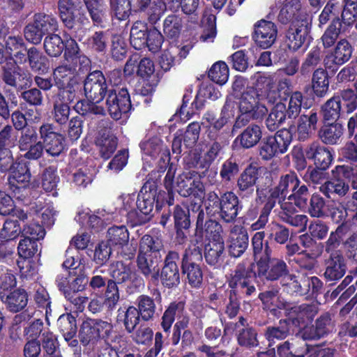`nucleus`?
<instances>
[{"label":"nucleus","instance_id":"864d4df0","mask_svg":"<svg viewBox=\"0 0 357 357\" xmlns=\"http://www.w3.org/2000/svg\"><path fill=\"white\" fill-rule=\"evenodd\" d=\"M310 197L308 188L303 184L301 185H299L298 187L295 189V191L289 194L287 197V199L290 202H293L295 206L301 210L305 211L307 208V204Z\"/></svg>","mask_w":357,"mask_h":357},{"label":"nucleus","instance_id":"9d476101","mask_svg":"<svg viewBox=\"0 0 357 357\" xmlns=\"http://www.w3.org/2000/svg\"><path fill=\"white\" fill-rule=\"evenodd\" d=\"M39 135L44 150L52 157L59 156L66 149L65 137L54 131L51 123H43L39 128Z\"/></svg>","mask_w":357,"mask_h":357},{"label":"nucleus","instance_id":"a211bd4d","mask_svg":"<svg viewBox=\"0 0 357 357\" xmlns=\"http://www.w3.org/2000/svg\"><path fill=\"white\" fill-rule=\"evenodd\" d=\"M236 337L238 344L248 349L256 347L259 345L257 329L249 326L247 319L243 317H239L238 321L235 324Z\"/></svg>","mask_w":357,"mask_h":357},{"label":"nucleus","instance_id":"4d7b16f0","mask_svg":"<svg viewBox=\"0 0 357 357\" xmlns=\"http://www.w3.org/2000/svg\"><path fill=\"white\" fill-rule=\"evenodd\" d=\"M208 77L214 82L222 85L229 78V68L223 61L215 63L208 73Z\"/></svg>","mask_w":357,"mask_h":357},{"label":"nucleus","instance_id":"0e129e2a","mask_svg":"<svg viewBox=\"0 0 357 357\" xmlns=\"http://www.w3.org/2000/svg\"><path fill=\"white\" fill-rule=\"evenodd\" d=\"M78 337L81 343L86 346L90 343L93 344L98 341V337L92 324V319L84 321L80 326Z\"/></svg>","mask_w":357,"mask_h":357},{"label":"nucleus","instance_id":"6e6552de","mask_svg":"<svg viewBox=\"0 0 357 357\" xmlns=\"http://www.w3.org/2000/svg\"><path fill=\"white\" fill-rule=\"evenodd\" d=\"M84 91L88 101L101 102L107 96L111 85L107 82L106 77L101 70H96L88 73L84 82Z\"/></svg>","mask_w":357,"mask_h":357},{"label":"nucleus","instance_id":"de8ad7c7","mask_svg":"<svg viewBox=\"0 0 357 357\" xmlns=\"http://www.w3.org/2000/svg\"><path fill=\"white\" fill-rule=\"evenodd\" d=\"M31 178V174L29 169V162L21 160L16 162L10 173V176H9L8 181L11 183L13 182L11 179H13L19 183L26 185L30 182Z\"/></svg>","mask_w":357,"mask_h":357},{"label":"nucleus","instance_id":"13d9d810","mask_svg":"<svg viewBox=\"0 0 357 357\" xmlns=\"http://www.w3.org/2000/svg\"><path fill=\"white\" fill-rule=\"evenodd\" d=\"M321 61V50L317 47L313 48L301 64L300 73L303 76H309L314 68Z\"/></svg>","mask_w":357,"mask_h":357},{"label":"nucleus","instance_id":"c9c22d12","mask_svg":"<svg viewBox=\"0 0 357 357\" xmlns=\"http://www.w3.org/2000/svg\"><path fill=\"white\" fill-rule=\"evenodd\" d=\"M262 137V130L255 123L250 124L237 137L241 146L244 149H250L257 145Z\"/></svg>","mask_w":357,"mask_h":357},{"label":"nucleus","instance_id":"5701e85b","mask_svg":"<svg viewBox=\"0 0 357 357\" xmlns=\"http://www.w3.org/2000/svg\"><path fill=\"white\" fill-rule=\"evenodd\" d=\"M221 204L222 206L218 213L221 220L227 223L234 222L238 215V197L233 192H224Z\"/></svg>","mask_w":357,"mask_h":357},{"label":"nucleus","instance_id":"8fccbe9b","mask_svg":"<svg viewBox=\"0 0 357 357\" xmlns=\"http://www.w3.org/2000/svg\"><path fill=\"white\" fill-rule=\"evenodd\" d=\"M183 28L182 18L178 15H168L163 23L164 34L169 38H176L179 36Z\"/></svg>","mask_w":357,"mask_h":357},{"label":"nucleus","instance_id":"3c124183","mask_svg":"<svg viewBox=\"0 0 357 357\" xmlns=\"http://www.w3.org/2000/svg\"><path fill=\"white\" fill-rule=\"evenodd\" d=\"M137 312L144 321H149L153 318L155 312L154 300L149 296L141 295L137 298Z\"/></svg>","mask_w":357,"mask_h":357},{"label":"nucleus","instance_id":"338daca9","mask_svg":"<svg viewBox=\"0 0 357 357\" xmlns=\"http://www.w3.org/2000/svg\"><path fill=\"white\" fill-rule=\"evenodd\" d=\"M275 135H272L275 144L279 153L283 154L286 153L292 141V134L290 128H282L277 130Z\"/></svg>","mask_w":357,"mask_h":357},{"label":"nucleus","instance_id":"c85d7f7f","mask_svg":"<svg viewBox=\"0 0 357 357\" xmlns=\"http://www.w3.org/2000/svg\"><path fill=\"white\" fill-rule=\"evenodd\" d=\"M136 273L130 264H127L122 261L113 262L110 265V275L109 282H113L115 284L130 282Z\"/></svg>","mask_w":357,"mask_h":357},{"label":"nucleus","instance_id":"72a5a7b5","mask_svg":"<svg viewBox=\"0 0 357 357\" xmlns=\"http://www.w3.org/2000/svg\"><path fill=\"white\" fill-rule=\"evenodd\" d=\"M224 241H210L204 249V258L206 263L211 266H218L223 260L225 254Z\"/></svg>","mask_w":357,"mask_h":357},{"label":"nucleus","instance_id":"423d86ee","mask_svg":"<svg viewBox=\"0 0 357 357\" xmlns=\"http://www.w3.org/2000/svg\"><path fill=\"white\" fill-rule=\"evenodd\" d=\"M202 248L197 245L190 246L182 255L181 273L186 276L188 284L192 287H199L202 284Z\"/></svg>","mask_w":357,"mask_h":357},{"label":"nucleus","instance_id":"680f3d73","mask_svg":"<svg viewBox=\"0 0 357 357\" xmlns=\"http://www.w3.org/2000/svg\"><path fill=\"white\" fill-rule=\"evenodd\" d=\"M84 2L92 21L95 24H101L105 15L101 0H84Z\"/></svg>","mask_w":357,"mask_h":357},{"label":"nucleus","instance_id":"aec40b11","mask_svg":"<svg viewBox=\"0 0 357 357\" xmlns=\"http://www.w3.org/2000/svg\"><path fill=\"white\" fill-rule=\"evenodd\" d=\"M352 52V47L347 40H340L334 51L326 56L324 61L326 68L331 69L333 65L341 66L347 62L351 56Z\"/></svg>","mask_w":357,"mask_h":357},{"label":"nucleus","instance_id":"7c9ffc66","mask_svg":"<svg viewBox=\"0 0 357 357\" xmlns=\"http://www.w3.org/2000/svg\"><path fill=\"white\" fill-rule=\"evenodd\" d=\"M280 357H305L308 351V346L304 340L285 341L277 346Z\"/></svg>","mask_w":357,"mask_h":357},{"label":"nucleus","instance_id":"49530a36","mask_svg":"<svg viewBox=\"0 0 357 357\" xmlns=\"http://www.w3.org/2000/svg\"><path fill=\"white\" fill-rule=\"evenodd\" d=\"M43 48L48 56L59 57L64 50V42L58 34L50 33L44 39Z\"/></svg>","mask_w":357,"mask_h":357},{"label":"nucleus","instance_id":"58836bf2","mask_svg":"<svg viewBox=\"0 0 357 357\" xmlns=\"http://www.w3.org/2000/svg\"><path fill=\"white\" fill-rule=\"evenodd\" d=\"M56 327L65 340L69 342L77 332L76 318L70 313L63 314L57 319Z\"/></svg>","mask_w":357,"mask_h":357},{"label":"nucleus","instance_id":"a19ab883","mask_svg":"<svg viewBox=\"0 0 357 357\" xmlns=\"http://www.w3.org/2000/svg\"><path fill=\"white\" fill-rule=\"evenodd\" d=\"M341 112V100L340 96H334L321 106L323 122H336Z\"/></svg>","mask_w":357,"mask_h":357},{"label":"nucleus","instance_id":"e433bc0d","mask_svg":"<svg viewBox=\"0 0 357 357\" xmlns=\"http://www.w3.org/2000/svg\"><path fill=\"white\" fill-rule=\"evenodd\" d=\"M6 48L10 56L15 58L20 64H23L29 47L22 37L9 36L6 41Z\"/></svg>","mask_w":357,"mask_h":357},{"label":"nucleus","instance_id":"37998d69","mask_svg":"<svg viewBox=\"0 0 357 357\" xmlns=\"http://www.w3.org/2000/svg\"><path fill=\"white\" fill-rule=\"evenodd\" d=\"M140 315L137 312V308L133 306H129L126 311L121 308L118 310L117 321H123L126 331L128 333L134 331L140 320Z\"/></svg>","mask_w":357,"mask_h":357},{"label":"nucleus","instance_id":"6ab92c4d","mask_svg":"<svg viewBox=\"0 0 357 357\" xmlns=\"http://www.w3.org/2000/svg\"><path fill=\"white\" fill-rule=\"evenodd\" d=\"M260 167L253 164L249 165L237 179V192L239 195L252 194L259 176Z\"/></svg>","mask_w":357,"mask_h":357},{"label":"nucleus","instance_id":"79ce46f5","mask_svg":"<svg viewBox=\"0 0 357 357\" xmlns=\"http://www.w3.org/2000/svg\"><path fill=\"white\" fill-rule=\"evenodd\" d=\"M108 43V34L103 31H98L88 38L86 44L87 48L93 52L105 55L107 52Z\"/></svg>","mask_w":357,"mask_h":357},{"label":"nucleus","instance_id":"09e8293b","mask_svg":"<svg viewBox=\"0 0 357 357\" xmlns=\"http://www.w3.org/2000/svg\"><path fill=\"white\" fill-rule=\"evenodd\" d=\"M184 310V303L173 302L169 304L162 317L161 326L165 333H168L175 317L179 316Z\"/></svg>","mask_w":357,"mask_h":357},{"label":"nucleus","instance_id":"c03bdc74","mask_svg":"<svg viewBox=\"0 0 357 357\" xmlns=\"http://www.w3.org/2000/svg\"><path fill=\"white\" fill-rule=\"evenodd\" d=\"M227 110V105H224L218 119H216L212 114L207 113L206 114V119L210 124L208 136L211 139H215L217 132L221 130L227 124L229 119Z\"/></svg>","mask_w":357,"mask_h":357},{"label":"nucleus","instance_id":"b1692460","mask_svg":"<svg viewBox=\"0 0 357 357\" xmlns=\"http://www.w3.org/2000/svg\"><path fill=\"white\" fill-rule=\"evenodd\" d=\"M0 299L8 311L17 313L26 307L29 295L25 289L17 288Z\"/></svg>","mask_w":357,"mask_h":357},{"label":"nucleus","instance_id":"393cba45","mask_svg":"<svg viewBox=\"0 0 357 357\" xmlns=\"http://www.w3.org/2000/svg\"><path fill=\"white\" fill-rule=\"evenodd\" d=\"M298 117L296 122L298 139L305 142L317 130L318 115L317 112L310 111L308 114L298 115Z\"/></svg>","mask_w":357,"mask_h":357},{"label":"nucleus","instance_id":"20e7f679","mask_svg":"<svg viewBox=\"0 0 357 357\" xmlns=\"http://www.w3.org/2000/svg\"><path fill=\"white\" fill-rule=\"evenodd\" d=\"M76 276L75 278L61 277L56 280V284L59 291L71 303L76 306L77 310H82L84 308L83 304L86 303L88 297L82 296L79 294L82 291L89 282L88 277L82 266L77 271L70 273Z\"/></svg>","mask_w":357,"mask_h":357},{"label":"nucleus","instance_id":"2eb2a0df","mask_svg":"<svg viewBox=\"0 0 357 357\" xmlns=\"http://www.w3.org/2000/svg\"><path fill=\"white\" fill-rule=\"evenodd\" d=\"M278 28L275 23L266 20H261L254 25L252 38L256 44L263 48L271 47L276 41Z\"/></svg>","mask_w":357,"mask_h":357},{"label":"nucleus","instance_id":"cd10ccee","mask_svg":"<svg viewBox=\"0 0 357 357\" xmlns=\"http://www.w3.org/2000/svg\"><path fill=\"white\" fill-rule=\"evenodd\" d=\"M294 324L291 319H281L278 326L266 328L264 335L268 342V347H271L278 341L284 340L290 334V327Z\"/></svg>","mask_w":357,"mask_h":357},{"label":"nucleus","instance_id":"603ef678","mask_svg":"<svg viewBox=\"0 0 357 357\" xmlns=\"http://www.w3.org/2000/svg\"><path fill=\"white\" fill-rule=\"evenodd\" d=\"M112 15L119 20L124 21L129 18L131 10V0H109Z\"/></svg>","mask_w":357,"mask_h":357},{"label":"nucleus","instance_id":"f257e3e1","mask_svg":"<svg viewBox=\"0 0 357 357\" xmlns=\"http://www.w3.org/2000/svg\"><path fill=\"white\" fill-rule=\"evenodd\" d=\"M166 253L162 241L157 237L144 235L140 240L137 257V266L146 278L158 279V264Z\"/></svg>","mask_w":357,"mask_h":357},{"label":"nucleus","instance_id":"7ed1b4c3","mask_svg":"<svg viewBox=\"0 0 357 357\" xmlns=\"http://www.w3.org/2000/svg\"><path fill=\"white\" fill-rule=\"evenodd\" d=\"M302 102V93L295 91L291 93L287 106L282 101L275 104L265 120L266 128L271 132L276 131L287 120L296 119L301 111Z\"/></svg>","mask_w":357,"mask_h":357},{"label":"nucleus","instance_id":"774afa93","mask_svg":"<svg viewBox=\"0 0 357 357\" xmlns=\"http://www.w3.org/2000/svg\"><path fill=\"white\" fill-rule=\"evenodd\" d=\"M259 153L261 158L264 160H271L280 153L272 135L267 136L261 139V143L259 146Z\"/></svg>","mask_w":357,"mask_h":357},{"label":"nucleus","instance_id":"4be33fe9","mask_svg":"<svg viewBox=\"0 0 357 357\" xmlns=\"http://www.w3.org/2000/svg\"><path fill=\"white\" fill-rule=\"evenodd\" d=\"M155 181L148 180L138 194L136 202L137 209L153 214L154 205H155Z\"/></svg>","mask_w":357,"mask_h":357},{"label":"nucleus","instance_id":"bb28decb","mask_svg":"<svg viewBox=\"0 0 357 357\" xmlns=\"http://www.w3.org/2000/svg\"><path fill=\"white\" fill-rule=\"evenodd\" d=\"M239 112L254 115L255 120L261 119L268 112L267 107L259 103L256 98L247 93H243L239 101Z\"/></svg>","mask_w":357,"mask_h":357},{"label":"nucleus","instance_id":"052dcab7","mask_svg":"<svg viewBox=\"0 0 357 357\" xmlns=\"http://www.w3.org/2000/svg\"><path fill=\"white\" fill-rule=\"evenodd\" d=\"M40 245L37 241L24 237L20 241L17 246L20 257L24 259L32 258L38 251Z\"/></svg>","mask_w":357,"mask_h":357},{"label":"nucleus","instance_id":"5fc2aeb1","mask_svg":"<svg viewBox=\"0 0 357 357\" xmlns=\"http://www.w3.org/2000/svg\"><path fill=\"white\" fill-rule=\"evenodd\" d=\"M335 328V321L329 312L322 314L315 321V336L318 338L331 333Z\"/></svg>","mask_w":357,"mask_h":357},{"label":"nucleus","instance_id":"0eeeda50","mask_svg":"<svg viewBox=\"0 0 357 357\" xmlns=\"http://www.w3.org/2000/svg\"><path fill=\"white\" fill-rule=\"evenodd\" d=\"M58 30L57 20L44 13H37L33 16V20L24 28V38L30 43L39 45L45 36L55 33Z\"/></svg>","mask_w":357,"mask_h":357},{"label":"nucleus","instance_id":"ea45409f","mask_svg":"<svg viewBox=\"0 0 357 357\" xmlns=\"http://www.w3.org/2000/svg\"><path fill=\"white\" fill-rule=\"evenodd\" d=\"M329 88L328 74L321 68H317L312 76V89L318 98L324 97Z\"/></svg>","mask_w":357,"mask_h":357},{"label":"nucleus","instance_id":"c756f323","mask_svg":"<svg viewBox=\"0 0 357 357\" xmlns=\"http://www.w3.org/2000/svg\"><path fill=\"white\" fill-rule=\"evenodd\" d=\"M24 63H28L33 72H47L49 69V59L44 53L38 47L31 46L26 55Z\"/></svg>","mask_w":357,"mask_h":357},{"label":"nucleus","instance_id":"473e14b6","mask_svg":"<svg viewBox=\"0 0 357 357\" xmlns=\"http://www.w3.org/2000/svg\"><path fill=\"white\" fill-rule=\"evenodd\" d=\"M300 180L296 174L290 172L283 174L280 177L278 184L272 189L281 196L283 201L287 199L289 192H293L300 185Z\"/></svg>","mask_w":357,"mask_h":357},{"label":"nucleus","instance_id":"39448f33","mask_svg":"<svg viewBox=\"0 0 357 357\" xmlns=\"http://www.w3.org/2000/svg\"><path fill=\"white\" fill-rule=\"evenodd\" d=\"M164 42V36L155 27H149L142 21H136L130 32V43L136 50L147 47L155 53L158 52Z\"/></svg>","mask_w":357,"mask_h":357},{"label":"nucleus","instance_id":"69168bd1","mask_svg":"<svg viewBox=\"0 0 357 357\" xmlns=\"http://www.w3.org/2000/svg\"><path fill=\"white\" fill-rule=\"evenodd\" d=\"M174 220L175 229H185L188 231L190 227L189 209H184L180 205H176L174 208Z\"/></svg>","mask_w":357,"mask_h":357},{"label":"nucleus","instance_id":"f3484780","mask_svg":"<svg viewBox=\"0 0 357 357\" xmlns=\"http://www.w3.org/2000/svg\"><path fill=\"white\" fill-rule=\"evenodd\" d=\"M324 278L331 282L342 278L347 270L346 261L340 251L330 253L329 257L324 261Z\"/></svg>","mask_w":357,"mask_h":357},{"label":"nucleus","instance_id":"dca6fc26","mask_svg":"<svg viewBox=\"0 0 357 357\" xmlns=\"http://www.w3.org/2000/svg\"><path fill=\"white\" fill-rule=\"evenodd\" d=\"M176 191L183 197L193 196L201 199L204 195V185L199 179L194 178L190 172H183L176 177Z\"/></svg>","mask_w":357,"mask_h":357},{"label":"nucleus","instance_id":"6e6d98bb","mask_svg":"<svg viewBox=\"0 0 357 357\" xmlns=\"http://www.w3.org/2000/svg\"><path fill=\"white\" fill-rule=\"evenodd\" d=\"M308 203L306 210L310 216L323 218L327 215L326 202L322 197L313 194Z\"/></svg>","mask_w":357,"mask_h":357},{"label":"nucleus","instance_id":"a18cd8bd","mask_svg":"<svg viewBox=\"0 0 357 357\" xmlns=\"http://www.w3.org/2000/svg\"><path fill=\"white\" fill-rule=\"evenodd\" d=\"M107 238L111 246L122 248L128 243L129 233L125 226H114L108 229Z\"/></svg>","mask_w":357,"mask_h":357},{"label":"nucleus","instance_id":"1a4fd4ad","mask_svg":"<svg viewBox=\"0 0 357 357\" xmlns=\"http://www.w3.org/2000/svg\"><path fill=\"white\" fill-rule=\"evenodd\" d=\"M255 275V273L247 268L245 264H238L228 281L229 287L231 289L229 292L241 298L251 296L256 291L252 282Z\"/></svg>","mask_w":357,"mask_h":357},{"label":"nucleus","instance_id":"412c9836","mask_svg":"<svg viewBox=\"0 0 357 357\" xmlns=\"http://www.w3.org/2000/svg\"><path fill=\"white\" fill-rule=\"evenodd\" d=\"M305 154L307 158L313 160L315 167L321 169H327L333 160L330 150L317 142L306 147Z\"/></svg>","mask_w":357,"mask_h":357},{"label":"nucleus","instance_id":"f8f14e48","mask_svg":"<svg viewBox=\"0 0 357 357\" xmlns=\"http://www.w3.org/2000/svg\"><path fill=\"white\" fill-rule=\"evenodd\" d=\"M257 266L258 276L269 281L285 279L289 273V267L284 260L271 257V255L262 260Z\"/></svg>","mask_w":357,"mask_h":357},{"label":"nucleus","instance_id":"bf43d9fd","mask_svg":"<svg viewBox=\"0 0 357 357\" xmlns=\"http://www.w3.org/2000/svg\"><path fill=\"white\" fill-rule=\"evenodd\" d=\"M22 233V228L17 220L7 219L3 223L0 239L9 241L17 238Z\"/></svg>","mask_w":357,"mask_h":357},{"label":"nucleus","instance_id":"4c0bfd02","mask_svg":"<svg viewBox=\"0 0 357 357\" xmlns=\"http://www.w3.org/2000/svg\"><path fill=\"white\" fill-rule=\"evenodd\" d=\"M265 236L264 231H258L254 234L252 238V246L254 260L257 266L262 261L271 255V249L268 242L264 244V238Z\"/></svg>","mask_w":357,"mask_h":357},{"label":"nucleus","instance_id":"2f4dec72","mask_svg":"<svg viewBox=\"0 0 357 357\" xmlns=\"http://www.w3.org/2000/svg\"><path fill=\"white\" fill-rule=\"evenodd\" d=\"M343 131L344 128L341 123L327 122L320 128L319 137L324 144L334 145L338 144Z\"/></svg>","mask_w":357,"mask_h":357},{"label":"nucleus","instance_id":"9b49d317","mask_svg":"<svg viewBox=\"0 0 357 357\" xmlns=\"http://www.w3.org/2000/svg\"><path fill=\"white\" fill-rule=\"evenodd\" d=\"M179 260L180 256L176 251L169 250L166 254L160 273H158L161 284L165 287L170 289L180 284Z\"/></svg>","mask_w":357,"mask_h":357},{"label":"nucleus","instance_id":"f704fd0d","mask_svg":"<svg viewBox=\"0 0 357 357\" xmlns=\"http://www.w3.org/2000/svg\"><path fill=\"white\" fill-rule=\"evenodd\" d=\"M58 9L59 17L68 29H73L75 25V11L77 10L76 4L73 0H59Z\"/></svg>","mask_w":357,"mask_h":357},{"label":"nucleus","instance_id":"e2e57ef3","mask_svg":"<svg viewBox=\"0 0 357 357\" xmlns=\"http://www.w3.org/2000/svg\"><path fill=\"white\" fill-rule=\"evenodd\" d=\"M294 312L296 314V318L293 319L295 322L307 323L311 321L318 312L316 305L313 304H302L294 307Z\"/></svg>","mask_w":357,"mask_h":357},{"label":"nucleus","instance_id":"f03ea898","mask_svg":"<svg viewBox=\"0 0 357 357\" xmlns=\"http://www.w3.org/2000/svg\"><path fill=\"white\" fill-rule=\"evenodd\" d=\"M109 82L114 79V85H111L110 91L105 99V105L110 116L115 121L121 119L123 114H127L132 109L130 94L126 88L116 87L121 80V72L115 69L107 75Z\"/></svg>","mask_w":357,"mask_h":357},{"label":"nucleus","instance_id":"ddd939ff","mask_svg":"<svg viewBox=\"0 0 357 357\" xmlns=\"http://www.w3.org/2000/svg\"><path fill=\"white\" fill-rule=\"evenodd\" d=\"M311 24L308 20H299L288 26L284 31V38L289 50H298L310 38Z\"/></svg>","mask_w":357,"mask_h":357},{"label":"nucleus","instance_id":"a878e982","mask_svg":"<svg viewBox=\"0 0 357 357\" xmlns=\"http://www.w3.org/2000/svg\"><path fill=\"white\" fill-rule=\"evenodd\" d=\"M301 3L299 0L287 1L280 10L278 20L280 23L287 25L295 24L299 20H307L301 15Z\"/></svg>","mask_w":357,"mask_h":357},{"label":"nucleus","instance_id":"4468645a","mask_svg":"<svg viewBox=\"0 0 357 357\" xmlns=\"http://www.w3.org/2000/svg\"><path fill=\"white\" fill-rule=\"evenodd\" d=\"M249 245V235L247 229L235 225L231 227L227 239V248L231 257L238 258L243 255Z\"/></svg>","mask_w":357,"mask_h":357}]
</instances>
